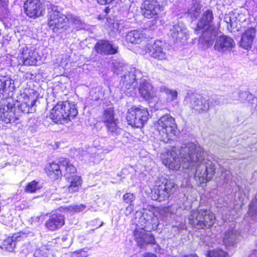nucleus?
Listing matches in <instances>:
<instances>
[{
	"label": "nucleus",
	"mask_w": 257,
	"mask_h": 257,
	"mask_svg": "<svg viewBox=\"0 0 257 257\" xmlns=\"http://www.w3.org/2000/svg\"><path fill=\"white\" fill-rule=\"evenodd\" d=\"M206 152L192 142L183 144L180 148L171 147L163 151L161 158L169 169L178 170L181 168L189 176L194 175L199 184L211 180L215 174V164L208 157Z\"/></svg>",
	"instance_id": "1"
},
{
	"label": "nucleus",
	"mask_w": 257,
	"mask_h": 257,
	"mask_svg": "<svg viewBox=\"0 0 257 257\" xmlns=\"http://www.w3.org/2000/svg\"><path fill=\"white\" fill-rule=\"evenodd\" d=\"M136 216H140L136 223L134 231L135 240L142 248L144 245L152 244L155 241L154 236L150 233L156 229L159 224V217L151 210H143V212H137Z\"/></svg>",
	"instance_id": "2"
},
{
	"label": "nucleus",
	"mask_w": 257,
	"mask_h": 257,
	"mask_svg": "<svg viewBox=\"0 0 257 257\" xmlns=\"http://www.w3.org/2000/svg\"><path fill=\"white\" fill-rule=\"evenodd\" d=\"M139 80L140 81L138 90L142 97L146 100H150L157 96L156 92L152 84L143 77L140 70L134 67H130L122 77V90L126 95H131V92L136 86V82Z\"/></svg>",
	"instance_id": "3"
},
{
	"label": "nucleus",
	"mask_w": 257,
	"mask_h": 257,
	"mask_svg": "<svg viewBox=\"0 0 257 257\" xmlns=\"http://www.w3.org/2000/svg\"><path fill=\"white\" fill-rule=\"evenodd\" d=\"M213 19L212 11L207 10L202 14L195 30L198 33H202L199 39V45L203 49L211 46L216 38L217 31L211 25Z\"/></svg>",
	"instance_id": "4"
},
{
	"label": "nucleus",
	"mask_w": 257,
	"mask_h": 257,
	"mask_svg": "<svg viewBox=\"0 0 257 257\" xmlns=\"http://www.w3.org/2000/svg\"><path fill=\"white\" fill-rule=\"evenodd\" d=\"M154 125L161 141L167 143L176 138L178 134L177 124L175 119L170 114L161 116Z\"/></svg>",
	"instance_id": "5"
},
{
	"label": "nucleus",
	"mask_w": 257,
	"mask_h": 257,
	"mask_svg": "<svg viewBox=\"0 0 257 257\" xmlns=\"http://www.w3.org/2000/svg\"><path fill=\"white\" fill-rule=\"evenodd\" d=\"M78 114L75 105L68 101L57 104L51 110L50 118L56 123H64L74 118Z\"/></svg>",
	"instance_id": "6"
},
{
	"label": "nucleus",
	"mask_w": 257,
	"mask_h": 257,
	"mask_svg": "<svg viewBox=\"0 0 257 257\" xmlns=\"http://www.w3.org/2000/svg\"><path fill=\"white\" fill-rule=\"evenodd\" d=\"M48 25L55 33H61L69 28L67 14L60 12L57 6L51 5L48 8Z\"/></svg>",
	"instance_id": "7"
},
{
	"label": "nucleus",
	"mask_w": 257,
	"mask_h": 257,
	"mask_svg": "<svg viewBox=\"0 0 257 257\" xmlns=\"http://www.w3.org/2000/svg\"><path fill=\"white\" fill-rule=\"evenodd\" d=\"M215 216L210 210L199 209L192 210L189 217V223L198 228H209L215 222Z\"/></svg>",
	"instance_id": "8"
},
{
	"label": "nucleus",
	"mask_w": 257,
	"mask_h": 257,
	"mask_svg": "<svg viewBox=\"0 0 257 257\" xmlns=\"http://www.w3.org/2000/svg\"><path fill=\"white\" fill-rule=\"evenodd\" d=\"M148 109L144 107H132L126 114V119L128 123L132 126L142 127L149 118Z\"/></svg>",
	"instance_id": "9"
},
{
	"label": "nucleus",
	"mask_w": 257,
	"mask_h": 257,
	"mask_svg": "<svg viewBox=\"0 0 257 257\" xmlns=\"http://www.w3.org/2000/svg\"><path fill=\"white\" fill-rule=\"evenodd\" d=\"M176 189V184L171 181L164 179L161 184L155 186L152 191V199L161 202L169 198Z\"/></svg>",
	"instance_id": "10"
},
{
	"label": "nucleus",
	"mask_w": 257,
	"mask_h": 257,
	"mask_svg": "<svg viewBox=\"0 0 257 257\" xmlns=\"http://www.w3.org/2000/svg\"><path fill=\"white\" fill-rule=\"evenodd\" d=\"M185 101L193 112L196 113L206 112L210 107L208 99L197 94L186 96Z\"/></svg>",
	"instance_id": "11"
},
{
	"label": "nucleus",
	"mask_w": 257,
	"mask_h": 257,
	"mask_svg": "<svg viewBox=\"0 0 257 257\" xmlns=\"http://www.w3.org/2000/svg\"><path fill=\"white\" fill-rule=\"evenodd\" d=\"M167 2V0H146L142 6V13L148 19L158 15Z\"/></svg>",
	"instance_id": "12"
},
{
	"label": "nucleus",
	"mask_w": 257,
	"mask_h": 257,
	"mask_svg": "<svg viewBox=\"0 0 257 257\" xmlns=\"http://www.w3.org/2000/svg\"><path fill=\"white\" fill-rule=\"evenodd\" d=\"M11 99L0 102V116L1 120L6 123H15L19 119L16 114L15 104L10 102Z\"/></svg>",
	"instance_id": "13"
},
{
	"label": "nucleus",
	"mask_w": 257,
	"mask_h": 257,
	"mask_svg": "<svg viewBox=\"0 0 257 257\" xmlns=\"http://www.w3.org/2000/svg\"><path fill=\"white\" fill-rule=\"evenodd\" d=\"M19 57L25 65H35L39 56L33 47L28 48L25 46L20 50Z\"/></svg>",
	"instance_id": "14"
},
{
	"label": "nucleus",
	"mask_w": 257,
	"mask_h": 257,
	"mask_svg": "<svg viewBox=\"0 0 257 257\" xmlns=\"http://www.w3.org/2000/svg\"><path fill=\"white\" fill-rule=\"evenodd\" d=\"M24 7L26 15L32 18L40 16L43 10L42 4L39 0H27Z\"/></svg>",
	"instance_id": "15"
},
{
	"label": "nucleus",
	"mask_w": 257,
	"mask_h": 257,
	"mask_svg": "<svg viewBox=\"0 0 257 257\" xmlns=\"http://www.w3.org/2000/svg\"><path fill=\"white\" fill-rule=\"evenodd\" d=\"M65 224V217L60 213H56L49 216L45 222L46 228L50 231H54L60 228Z\"/></svg>",
	"instance_id": "16"
},
{
	"label": "nucleus",
	"mask_w": 257,
	"mask_h": 257,
	"mask_svg": "<svg viewBox=\"0 0 257 257\" xmlns=\"http://www.w3.org/2000/svg\"><path fill=\"white\" fill-rule=\"evenodd\" d=\"M164 48L163 43L159 40L156 41L149 48V54L152 57L159 60L167 59L168 55Z\"/></svg>",
	"instance_id": "17"
},
{
	"label": "nucleus",
	"mask_w": 257,
	"mask_h": 257,
	"mask_svg": "<svg viewBox=\"0 0 257 257\" xmlns=\"http://www.w3.org/2000/svg\"><path fill=\"white\" fill-rule=\"evenodd\" d=\"M95 51L101 54L112 55L117 53V47L108 40H100L95 45Z\"/></svg>",
	"instance_id": "18"
},
{
	"label": "nucleus",
	"mask_w": 257,
	"mask_h": 257,
	"mask_svg": "<svg viewBox=\"0 0 257 257\" xmlns=\"http://www.w3.org/2000/svg\"><path fill=\"white\" fill-rule=\"evenodd\" d=\"M234 46L235 43L232 39L226 36H221L216 39L214 48L218 51L224 52L233 48Z\"/></svg>",
	"instance_id": "19"
},
{
	"label": "nucleus",
	"mask_w": 257,
	"mask_h": 257,
	"mask_svg": "<svg viewBox=\"0 0 257 257\" xmlns=\"http://www.w3.org/2000/svg\"><path fill=\"white\" fill-rule=\"evenodd\" d=\"M255 34L256 30L254 28L251 27L246 29L241 36L239 42L240 47L246 50L250 49L252 45Z\"/></svg>",
	"instance_id": "20"
},
{
	"label": "nucleus",
	"mask_w": 257,
	"mask_h": 257,
	"mask_svg": "<svg viewBox=\"0 0 257 257\" xmlns=\"http://www.w3.org/2000/svg\"><path fill=\"white\" fill-rule=\"evenodd\" d=\"M239 236V232L237 230L233 228L227 230L222 239L223 244L227 248L235 246L238 242Z\"/></svg>",
	"instance_id": "21"
},
{
	"label": "nucleus",
	"mask_w": 257,
	"mask_h": 257,
	"mask_svg": "<svg viewBox=\"0 0 257 257\" xmlns=\"http://www.w3.org/2000/svg\"><path fill=\"white\" fill-rule=\"evenodd\" d=\"M37 100V95L36 96L30 95L24 98V101L18 105L19 109L23 113H32L35 110V103Z\"/></svg>",
	"instance_id": "22"
},
{
	"label": "nucleus",
	"mask_w": 257,
	"mask_h": 257,
	"mask_svg": "<svg viewBox=\"0 0 257 257\" xmlns=\"http://www.w3.org/2000/svg\"><path fill=\"white\" fill-rule=\"evenodd\" d=\"M15 89L14 81L7 77H0V94H9Z\"/></svg>",
	"instance_id": "23"
},
{
	"label": "nucleus",
	"mask_w": 257,
	"mask_h": 257,
	"mask_svg": "<svg viewBox=\"0 0 257 257\" xmlns=\"http://www.w3.org/2000/svg\"><path fill=\"white\" fill-rule=\"evenodd\" d=\"M146 38L145 34L142 31L133 30L125 35V39L131 43L139 44Z\"/></svg>",
	"instance_id": "24"
},
{
	"label": "nucleus",
	"mask_w": 257,
	"mask_h": 257,
	"mask_svg": "<svg viewBox=\"0 0 257 257\" xmlns=\"http://www.w3.org/2000/svg\"><path fill=\"white\" fill-rule=\"evenodd\" d=\"M61 165L52 163L48 164L46 168V172L47 175L52 179H58L62 175V170Z\"/></svg>",
	"instance_id": "25"
},
{
	"label": "nucleus",
	"mask_w": 257,
	"mask_h": 257,
	"mask_svg": "<svg viewBox=\"0 0 257 257\" xmlns=\"http://www.w3.org/2000/svg\"><path fill=\"white\" fill-rule=\"evenodd\" d=\"M66 179L69 183L68 187L69 192L70 193L77 192L81 187L82 184L81 177L77 175H67Z\"/></svg>",
	"instance_id": "26"
},
{
	"label": "nucleus",
	"mask_w": 257,
	"mask_h": 257,
	"mask_svg": "<svg viewBox=\"0 0 257 257\" xmlns=\"http://www.w3.org/2000/svg\"><path fill=\"white\" fill-rule=\"evenodd\" d=\"M186 29L179 24H176L170 29V35L175 40H180L186 37Z\"/></svg>",
	"instance_id": "27"
},
{
	"label": "nucleus",
	"mask_w": 257,
	"mask_h": 257,
	"mask_svg": "<svg viewBox=\"0 0 257 257\" xmlns=\"http://www.w3.org/2000/svg\"><path fill=\"white\" fill-rule=\"evenodd\" d=\"M201 0H192L191 7L187 10V14L193 21L196 20L200 13L201 5Z\"/></svg>",
	"instance_id": "28"
},
{
	"label": "nucleus",
	"mask_w": 257,
	"mask_h": 257,
	"mask_svg": "<svg viewBox=\"0 0 257 257\" xmlns=\"http://www.w3.org/2000/svg\"><path fill=\"white\" fill-rule=\"evenodd\" d=\"M20 237V236L19 235V234H16L12 237H8L4 240L2 245L0 246V247L2 249L10 252L13 251L16 246V241L20 240L19 239Z\"/></svg>",
	"instance_id": "29"
},
{
	"label": "nucleus",
	"mask_w": 257,
	"mask_h": 257,
	"mask_svg": "<svg viewBox=\"0 0 257 257\" xmlns=\"http://www.w3.org/2000/svg\"><path fill=\"white\" fill-rule=\"evenodd\" d=\"M159 90L165 94L167 102H171L177 99L178 92L175 89H170L166 86L162 85L159 87Z\"/></svg>",
	"instance_id": "30"
},
{
	"label": "nucleus",
	"mask_w": 257,
	"mask_h": 257,
	"mask_svg": "<svg viewBox=\"0 0 257 257\" xmlns=\"http://www.w3.org/2000/svg\"><path fill=\"white\" fill-rule=\"evenodd\" d=\"M61 168H64L66 171L64 176L66 177L67 176H73L72 174H74L76 172V168L67 159H63L60 161Z\"/></svg>",
	"instance_id": "31"
},
{
	"label": "nucleus",
	"mask_w": 257,
	"mask_h": 257,
	"mask_svg": "<svg viewBox=\"0 0 257 257\" xmlns=\"http://www.w3.org/2000/svg\"><path fill=\"white\" fill-rule=\"evenodd\" d=\"M247 216H250L253 220L257 219V194L249 205Z\"/></svg>",
	"instance_id": "32"
},
{
	"label": "nucleus",
	"mask_w": 257,
	"mask_h": 257,
	"mask_svg": "<svg viewBox=\"0 0 257 257\" xmlns=\"http://www.w3.org/2000/svg\"><path fill=\"white\" fill-rule=\"evenodd\" d=\"M67 17L69 27H70V23H71V24H73L76 26V29H81L83 28V22L79 17L70 13H67Z\"/></svg>",
	"instance_id": "33"
},
{
	"label": "nucleus",
	"mask_w": 257,
	"mask_h": 257,
	"mask_svg": "<svg viewBox=\"0 0 257 257\" xmlns=\"http://www.w3.org/2000/svg\"><path fill=\"white\" fill-rule=\"evenodd\" d=\"M227 253L221 249L209 250L206 257H227Z\"/></svg>",
	"instance_id": "34"
},
{
	"label": "nucleus",
	"mask_w": 257,
	"mask_h": 257,
	"mask_svg": "<svg viewBox=\"0 0 257 257\" xmlns=\"http://www.w3.org/2000/svg\"><path fill=\"white\" fill-rule=\"evenodd\" d=\"M9 16L8 5L5 1L0 0V18L5 19Z\"/></svg>",
	"instance_id": "35"
},
{
	"label": "nucleus",
	"mask_w": 257,
	"mask_h": 257,
	"mask_svg": "<svg viewBox=\"0 0 257 257\" xmlns=\"http://www.w3.org/2000/svg\"><path fill=\"white\" fill-rule=\"evenodd\" d=\"M103 119L105 123L114 119L113 110L109 108L104 111Z\"/></svg>",
	"instance_id": "36"
},
{
	"label": "nucleus",
	"mask_w": 257,
	"mask_h": 257,
	"mask_svg": "<svg viewBox=\"0 0 257 257\" xmlns=\"http://www.w3.org/2000/svg\"><path fill=\"white\" fill-rule=\"evenodd\" d=\"M40 186L38 182L32 181L27 185L25 190L26 192L33 193L39 189Z\"/></svg>",
	"instance_id": "37"
},
{
	"label": "nucleus",
	"mask_w": 257,
	"mask_h": 257,
	"mask_svg": "<svg viewBox=\"0 0 257 257\" xmlns=\"http://www.w3.org/2000/svg\"><path fill=\"white\" fill-rule=\"evenodd\" d=\"M118 120L114 119L112 121H108L105 123L106 126L108 130L110 132H117L119 127L117 125Z\"/></svg>",
	"instance_id": "38"
},
{
	"label": "nucleus",
	"mask_w": 257,
	"mask_h": 257,
	"mask_svg": "<svg viewBox=\"0 0 257 257\" xmlns=\"http://www.w3.org/2000/svg\"><path fill=\"white\" fill-rule=\"evenodd\" d=\"M249 96H250V97L252 96L251 94H249L246 91H243V92L236 91V92H234L232 93L231 99L232 100H235V99H239L242 100L246 96L248 97Z\"/></svg>",
	"instance_id": "39"
},
{
	"label": "nucleus",
	"mask_w": 257,
	"mask_h": 257,
	"mask_svg": "<svg viewBox=\"0 0 257 257\" xmlns=\"http://www.w3.org/2000/svg\"><path fill=\"white\" fill-rule=\"evenodd\" d=\"M224 21L227 23V27L228 30L231 31L236 27V21H233L228 15H226L224 17Z\"/></svg>",
	"instance_id": "40"
},
{
	"label": "nucleus",
	"mask_w": 257,
	"mask_h": 257,
	"mask_svg": "<svg viewBox=\"0 0 257 257\" xmlns=\"http://www.w3.org/2000/svg\"><path fill=\"white\" fill-rule=\"evenodd\" d=\"M125 26V22L122 20L114 22L112 24V27L113 29L118 31L119 33L123 31L124 29L126 28Z\"/></svg>",
	"instance_id": "41"
},
{
	"label": "nucleus",
	"mask_w": 257,
	"mask_h": 257,
	"mask_svg": "<svg viewBox=\"0 0 257 257\" xmlns=\"http://www.w3.org/2000/svg\"><path fill=\"white\" fill-rule=\"evenodd\" d=\"M86 208V205L83 204H80L77 205L69 206L68 207V209L71 212H80L84 210Z\"/></svg>",
	"instance_id": "42"
},
{
	"label": "nucleus",
	"mask_w": 257,
	"mask_h": 257,
	"mask_svg": "<svg viewBox=\"0 0 257 257\" xmlns=\"http://www.w3.org/2000/svg\"><path fill=\"white\" fill-rule=\"evenodd\" d=\"M136 197L134 194L126 193L123 196L124 201L129 204H133V202L135 200Z\"/></svg>",
	"instance_id": "43"
},
{
	"label": "nucleus",
	"mask_w": 257,
	"mask_h": 257,
	"mask_svg": "<svg viewBox=\"0 0 257 257\" xmlns=\"http://www.w3.org/2000/svg\"><path fill=\"white\" fill-rule=\"evenodd\" d=\"M113 64L114 68L115 69V71H117V73L120 71H122L123 70V68L125 67L124 64L119 60H115L113 62Z\"/></svg>",
	"instance_id": "44"
},
{
	"label": "nucleus",
	"mask_w": 257,
	"mask_h": 257,
	"mask_svg": "<svg viewBox=\"0 0 257 257\" xmlns=\"http://www.w3.org/2000/svg\"><path fill=\"white\" fill-rule=\"evenodd\" d=\"M160 214L162 215V216H159L160 219L166 222L170 220L171 216H170V214L168 212V209L162 210L160 212Z\"/></svg>",
	"instance_id": "45"
},
{
	"label": "nucleus",
	"mask_w": 257,
	"mask_h": 257,
	"mask_svg": "<svg viewBox=\"0 0 257 257\" xmlns=\"http://www.w3.org/2000/svg\"><path fill=\"white\" fill-rule=\"evenodd\" d=\"M88 253L84 250L74 252L71 254L70 257H87Z\"/></svg>",
	"instance_id": "46"
},
{
	"label": "nucleus",
	"mask_w": 257,
	"mask_h": 257,
	"mask_svg": "<svg viewBox=\"0 0 257 257\" xmlns=\"http://www.w3.org/2000/svg\"><path fill=\"white\" fill-rule=\"evenodd\" d=\"M214 100V104L215 105H218L220 104H224L226 103H231V100H228L226 101L223 100V98L221 96H215L214 98H212Z\"/></svg>",
	"instance_id": "47"
},
{
	"label": "nucleus",
	"mask_w": 257,
	"mask_h": 257,
	"mask_svg": "<svg viewBox=\"0 0 257 257\" xmlns=\"http://www.w3.org/2000/svg\"><path fill=\"white\" fill-rule=\"evenodd\" d=\"M90 93H94L96 94L95 96L92 95V99L94 100H98L101 94L99 91V89L98 88H93Z\"/></svg>",
	"instance_id": "48"
},
{
	"label": "nucleus",
	"mask_w": 257,
	"mask_h": 257,
	"mask_svg": "<svg viewBox=\"0 0 257 257\" xmlns=\"http://www.w3.org/2000/svg\"><path fill=\"white\" fill-rule=\"evenodd\" d=\"M134 210V204H129L125 209L124 214L126 216L130 215Z\"/></svg>",
	"instance_id": "49"
},
{
	"label": "nucleus",
	"mask_w": 257,
	"mask_h": 257,
	"mask_svg": "<svg viewBox=\"0 0 257 257\" xmlns=\"http://www.w3.org/2000/svg\"><path fill=\"white\" fill-rule=\"evenodd\" d=\"M97 3L101 5H106L111 3L114 0H96Z\"/></svg>",
	"instance_id": "50"
},
{
	"label": "nucleus",
	"mask_w": 257,
	"mask_h": 257,
	"mask_svg": "<svg viewBox=\"0 0 257 257\" xmlns=\"http://www.w3.org/2000/svg\"><path fill=\"white\" fill-rule=\"evenodd\" d=\"M41 251V249L37 250L35 252L34 255H35L36 257H47V255L46 254H44L41 256H39V254H40Z\"/></svg>",
	"instance_id": "51"
},
{
	"label": "nucleus",
	"mask_w": 257,
	"mask_h": 257,
	"mask_svg": "<svg viewBox=\"0 0 257 257\" xmlns=\"http://www.w3.org/2000/svg\"><path fill=\"white\" fill-rule=\"evenodd\" d=\"M144 257H157V256H156V255L153 254V253H146L144 254Z\"/></svg>",
	"instance_id": "52"
},
{
	"label": "nucleus",
	"mask_w": 257,
	"mask_h": 257,
	"mask_svg": "<svg viewBox=\"0 0 257 257\" xmlns=\"http://www.w3.org/2000/svg\"><path fill=\"white\" fill-rule=\"evenodd\" d=\"M81 152L82 156H84L86 157H87L89 155L88 153L86 151L82 150Z\"/></svg>",
	"instance_id": "53"
},
{
	"label": "nucleus",
	"mask_w": 257,
	"mask_h": 257,
	"mask_svg": "<svg viewBox=\"0 0 257 257\" xmlns=\"http://www.w3.org/2000/svg\"><path fill=\"white\" fill-rule=\"evenodd\" d=\"M249 257H257V250H253Z\"/></svg>",
	"instance_id": "54"
},
{
	"label": "nucleus",
	"mask_w": 257,
	"mask_h": 257,
	"mask_svg": "<svg viewBox=\"0 0 257 257\" xmlns=\"http://www.w3.org/2000/svg\"><path fill=\"white\" fill-rule=\"evenodd\" d=\"M105 12H106V13H108V10H107V9H105Z\"/></svg>",
	"instance_id": "55"
},
{
	"label": "nucleus",
	"mask_w": 257,
	"mask_h": 257,
	"mask_svg": "<svg viewBox=\"0 0 257 257\" xmlns=\"http://www.w3.org/2000/svg\"><path fill=\"white\" fill-rule=\"evenodd\" d=\"M94 149H95V148H92L91 149V150L92 151H93V150H94Z\"/></svg>",
	"instance_id": "56"
},
{
	"label": "nucleus",
	"mask_w": 257,
	"mask_h": 257,
	"mask_svg": "<svg viewBox=\"0 0 257 257\" xmlns=\"http://www.w3.org/2000/svg\"><path fill=\"white\" fill-rule=\"evenodd\" d=\"M1 35V30L0 29V36Z\"/></svg>",
	"instance_id": "57"
},
{
	"label": "nucleus",
	"mask_w": 257,
	"mask_h": 257,
	"mask_svg": "<svg viewBox=\"0 0 257 257\" xmlns=\"http://www.w3.org/2000/svg\"><path fill=\"white\" fill-rule=\"evenodd\" d=\"M256 109H257V101H256Z\"/></svg>",
	"instance_id": "58"
},
{
	"label": "nucleus",
	"mask_w": 257,
	"mask_h": 257,
	"mask_svg": "<svg viewBox=\"0 0 257 257\" xmlns=\"http://www.w3.org/2000/svg\"><path fill=\"white\" fill-rule=\"evenodd\" d=\"M256 100L257 101V99L256 98H255L254 99H253V100Z\"/></svg>",
	"instance_id": "59"
}]
</instances>
